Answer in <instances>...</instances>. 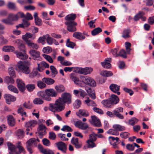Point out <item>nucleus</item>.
Segmentation results:
<instances>
[{
    "mask_svg": "<svg viewBox=\"0 0 154 154\" xmlns=\"http://www.w3.org/2000/svg\"><path fill=\"white\" fill-rule=\"evenodd\" d=\"M42 80L44 82L48 85L53 84L54 82V80L49 78H44L42 79Z\"/></svg>",
    "mask_w": 154,
    "mask_h": 154,
    "instance_id": "30",
    "label": "nucleus"
},
{
    "mask_svg": "<svg viewBox=\"0 0 154 154\" xmlns=\"http://www.w3.org/2000/svg\"><path fill=\"white\" fill-rule=\"evenodd\" d=\"M18 112L22 116L23 115L26 116V113L25 112H23V109L22 107H20L18 110Z\"/></svg>",
    "mask_w": 154,
    "mask_h": 154,
    "instance_id": "60",
    "label": "nucleus"
},
{
    "mask_svg": "<svg viewBox=\"0 0 154 154\" xmlns=\"http://www.w3.org/2000/svg\"><path fill=\"white\" fill-rule=\"evenodd\" d=\"M61 130L63 131H67L68 132H72V130L69 126L67 125H64L63 126Z\"/></svg>",
    "mask_w": 154,
    "mask_h": 154,
    "instance_id": "54",
    "label": "nucleus"
},
{
    "mask_svg": "<svg viewBox=\"0 0 154 154\" xmlns=\"http://www.w3.org/2000/svg\"><path fill=\"white\" fill-rule=\"evenodd\" d=\"M37 95L38 96L41 97L46 101H48V99L47 98L45 90V91H40L38 92L37 93Z\"/></svg>",
    "mask_w": 154,
    "mask_h": 154,
    "instance_id": "29",
    "label": "nucleus"
},
{
    "mask_svg": "<svg viewBox=\"0 0 154 154\" xmlns=\"http://www.w3.org/2000/svg\"><path fill=\"white\" fill-rule=\"evenodd\" d=\"M4 97L7 103L8 104L10 103V102L14 101L16 100V98L15 97L9 94H5Z\"/></svg>",
    "mask_w": 154,
    "mask_h": 154,
    "instance_id": "18",
    "label": "nucleus"
},
{
    "mask_svg": "<svg viewBox=\"0 0 154 154\" xmlns=\"http://www.w3.org/2000/svg\"><path fill=\"white\" fill-rule=\"evenodd\" d=\"M144 13L142 11L139 12L137 13L134 17V20L135 21H138L144 15Z\"/></svg>",
    "mask_w": 154,
    "mask_h": 154,
    "instance_id": "41",
    "label": "nucleus"
},
{
    "mask_svg": "<svg viewBox=\"0 0 154 154\" xmlns=\"http://www.w3.org/2000/svg\"><path fill=\"white\" fill-rule=\"evenodd\" d=\"M120 56L124 58H126L127 56L126 55V52L123 49L121 50L118 54V56Z\"/></svg>",
    "mask_w": 154,
    "mask_h": 154,
    "instance_id": "62",
    "label": "nucleus"
},
{
    "mask_svg": "<svg viewBox=\"0 0 154 154\" xmlns=\"http://www.w3.org/2000/svg\"><path fill=\"white\" fill-rule=\"evenodd\" d=\"M54 88L56 91L58 93H61L63 92L65 90L64 87L62 85H57L54 87Z\"/></svg>",
    "mask_w": 154,
    "mask_h": 154,
    "instance_id": "33",
    "label": "nucleus"
},
{
    "mask_svg": "<svg viewBox=\"0 0 154 154\" xmlns=\"http://www.w3.org/2000/svg\"><path fill=\"white\" fill-rule=\"evenodd\" d=\"M32 36V34L29 33H27L25 35H23L22 38L26 42L27 41H30L29 40L28 38H31Z\"/></svg>",
    "mask_w": 154,
    "mask_h": 154,
    "instance_id": "43",
    "label": "nucleus"
},
{
    "mask_svg": "<svg viewBox=\"0 0 154 154\" xmlns=\"http://www.w3.org/2000/svg\"><path fill=\"white\" fill-rule=\"evenodd\" d=\"M15 48L12 46H7L3 47L2 50L3 51L6 52H10L14 51Z\"/></svg>",
    "mask_w": 154,
    "mask_h": 154,
    "instance_id": "34",
    "label": "nucleus"
},
{
    "mask_svg": "<svg viewBox=\"0 0 154 154\" xmlns=\"http://www.w3.org/2000/svg\"><path fill=\"white\" fill-rule=\"evenodd\" d=\"M85 90L91 98L94 100L96 98L95 92L91 90V88H86Z\"/></svg>",
    "mask_w": 154,
    "mask_h": 154,
    "instance_id": "26",
    "label": "nucleus"
},
{
    "mask_svg": "<svg viewBox=\"0 0 154 154\" xmlns=\"http://www.w3.org/2000/svg\"><path fill=\"white\" fill-rule=\"evenodd\" d=\"M123 110V108L119 107L114 110L113 112L114 113V116H115L119 119H124V117L120 113L122 112Z\"/></svg>",
    "mask_w": 154,
    "mask_h": 154,
    "instance_id": "9",
    "label": "nucleus"
},
{
    "mask_svg": "<svg viewBox=\"0 0 154 154\" xmlns=\"http://www.w3.org/2000/svg\"><path fill=\"white\" fill-rule=\"evenodd\" d=\"M8 122V125L11 127L14 126L15 124V120L13 116L11 115H9L7 116Z\"/></svg>",
    "mask_w": 154,
    "mask_h": 154,
    "instance_id": "19",
    "label": "nucleus"
},
{
    "mask_svg": "<svg viewBox=\"0 0 154 154\" xmlns=\"http://www.w3.org/2000/svg\"><path fill=\"white\" fill-rule=\"evenodd\" d=\"M83 78V81L85 84L93 87L96 86V84L95 81L91 78L85 76Z\"/></svg>",
    "mask_w": 154,
    "mask_h": 154,
    "instance_id": "8",
    "label": "nucleus"
},
{
    "mask_svg": "<svg viewBox=\"0 0 154 154\" xmlns=\"http://www.w3.org/2000/svg\"><path fill=\"white\" fill-rule=\"evenodd\" d=\"M29 53L34 60H36L39 58L40 56V53L39 51L35 50H31L29 51Z\"/></svg>",
    "mask_w": 154,
    "mask_h": 154,
    "instance_id": "21",
    "label": "nucleus"
},
{
    "mask_svg": "<svg viewBox=\"0 0 154 154\" xmlns=\"http://www.w3.org/2000/svg\"><path fill=\"white\" fill-rule=\"evenodd\" d=\"M76 115L79 117L82 116L84 117H87L89 115L88 112L84 109H80L78 112H76Z\"/></svg>",
    "mask_w": 154,
    "mask_h": 154,
    "instance_id": "22",
    "label": "nucleus"
},
{
    "mask_svg": "<svg viewBox=\"0 0 154 154\" xmlns=\"http://www.w3.org/2000/svg\"><path fill=\"white\" fill-rule=\"evenodd\" d=\"M39 140L37 138H32L28 140L26 143V147L29 152L31 154L32 152V148L33 146H36L37 142H39Z\"/></svg>",
    "mask_w": 154,
    "mask_h": 154,
    "instance_id": "4",
    "label": "nucleus"
},
{
    "mask_svg": "<svg viewBox=\"0 0 154 154\" xmlns=\"http://www.w3.org/2000/svg\"><path fill=\"white\" fill-rule=\"evenodd\" d=\"M101 103L104 106V107L106 108H111L112 105L110 100L109 99L103 100Z\"/></svg>",
    "mask_w": 154,
    "mask_h": 154,
    "instance_id": "25",
    "label": "nucleus"
},
{
    "mask_svg": "<svg viewBox=\"0 0 154 154\" xmlns=\"http://www.w3.org/2000/svg\"><path fill=\"white\" fill-rule=\"evenodd\" d=\"M112 128L118 132L119 131H123L125 130V126L119 124L114 125L112 126Z\"/></svg>",
    "mask_w": 154,
    "mask_h": 154,
    "instance_id": "28",
    "label": "nucleus"
},
{
    "mask_svg": "<svg viewBox=\"0 0 154 154\" xmlns=\"http://www.w3.org/2000/svg\"><path fill=\"white\" fill-rule=\"evenodd\" d=\"M37 124V122L33 120L30 121L26 123L25 126L26 127H34Z\"/></svg>",
    "mask_w": 154,
    "mask_h": 154,
    "instance_id": "32",
    "label": "nucleus"
},
{
    "mask_svg": "<svg viewBox=\"0 0 154 154\" xmlns=\"http://www.w3.org/2000/svg\"><path fill=\"white\" fill-rule=\"evenodd\" d=\"M26 43L28 46L30 48L37 49L39 47L37 45L33 43L31 41H27Z\"/></svg>",
    "mask_w": 154,
    "mask_h": 154,
    "instance_id": "35",
    "label": "nucleus"
},
{
    "mask_svg": "<svg viewBox=\"0 0 154 154\" xmlns=\"http://www.w3.org/2000/svg\"><path fill=\"white\" fill-rule=\"evenodd\" d=\"M65 23L67 26V29L69 31L72 32L76 30V28L75 27L77 25L76 22L66 21Z\"/></svg>",
    "mask_w": 154,
    "mask_h": 154,
    "instance_id": "6",
    "label": "nucleus"
},
{
    "mask_svg": "<svg viewBox=\"0 0 154 154\" xmlns=\"http://www.w3.org/2000/svg\"><path fill=\"white\" fill-rule=\"evenodd\" d=\"M57 136L59 138H60V140L62 141H65L68 140V138H66V135L65 134H62L60 133L58 134Z\"/></svg>",
    "mask_w": 154,
    "mask_h": 154,
    "instance_id": "55",
    "label": "nucleus"
},
{
    "mask_svg": "<svg viewBox=\"0 0 154 154\" xmlns=\"http://www.w3.org/2000/svg\"><path fill=\"white\" fill-rule=\"evenodd\" d=\"M1 21L5 24L8 25H12L14 24L13 22L11 20V18L9 17V16L7 18L2 20Z\"/></svg>",
    "mask_w": 154,
    "mask_h": 154,
    "instance_id": "37",
    "label": "nucleus"
},
{
    "mask_svg": "<svg viewBox=\"0 0 154 154\" xmlns=\"http://www.w3.org/2000/svg\"><path fill=\"white\" fill-rule=\"evenodd\" d=\"M16 82L18 88L21 92L23 91L25 89V85L23 82L19 79H17Z\"/></svg>",
    "mask_w": 154,
    "mask_h": 154,
    "instance_id": "14",
    "label": "nucleus"
},
{
    "mask_svg": "<svg viewBox=\"0 0 154 154\" xmlns=\"http://www.w3.org/2000/svg\"><path fill=\"white\" fill-rule=\"evenodd\" d=\"M91 121L89 120V122L91 124L93 125L98 127H100L101 124L99 119L95 116H91Z\"/></svg>",
    "mask_w": 154,
    "mask_h": 154,
    "instance_id": "12",
    "label": "nucleus"
},
{
    "mask_svg": "<svg viewBox=\"0 0 154 154\" xmlns=\"http://www.w3.org/2000/svg\"><path fill=\"white\" fill-rule=\"evenodd\" d=\"M9 16L11 18L12 21L17 20L20 18H23L24 17V14L22 12H19L16 14H10Z\"/></svg>",
    "mask_w": 154,
    "mask_h": 154,
    "instance_id": "11",
    "label": "nucleus"
},
{
    "mask_svg": "<svg viewBox=\"0 0 154 154\" xmlns=\"http://www.w3.org/2000/svg\"><path fill=\"white\" fill-rule=\"evenodd\" d=\"M56 145L58 150L63 153L65 154L67 150V145L62 142H59L56 143Z\"/></svg>",
    "mask_w": 154,
    "mask_h": 154,
    "instance_id": "7",
    "label": "nucleus"
},
{
    "mask_svg": "<svg viewBox=\"0 0 154 154\" xmlns=\"http://www.w3.org/2000/svg\"><path fill=\"white\" fill-rule=\"evenodd\" d=\"M71 143L75 146L76 149H79L82 146L81 143L79 141L78 138L72 137L71 140Z\"/></svg>",
    "mask_w": 154,
    "mask_h": 154,
    "instance_id": "13",
    "label": "nucleus"
},
{
    "mask_svg": "<svg viewBox=\"0 0 154 154\" xmlns=\"http://www.w3.org/2000/svg\"><path fill=\"white\" fill-rule=\"evenodd\" d=\"M18 48L20 51L23 52H25V46L22 42L18 46Z\"/></svg>",
    "mask_w": 154,
    "mask_h": 154,
    "instance_id": "64",
    "label": "nucleus"
},
{
    "mask_svg": "<svg viewBox=\"0 0 154 154\" xmlns=\"http://www.w3.org/2000/svg\"><path fill=\"white\" fill-rule=\"evenodd\" d=\"M15 53L17 57L21 60H25L28 58V56L26 55L25 52H24V53H22L18 51H16Z\"/></svg>",
    "mask_w": 154,
    "mask_h": 154,
    "instance_id": "24",
    "label": "nucleus"
},
{
    "mask_svg": "<svg viewBox=\"0 0 154 154\" xmlns=\"http://www.w3.org/2000/svg\"><path fill=\"white\" fill-rule=\"evenodd\" d=\"M26 88L28 91L31 92L35 88V86L34 84H29L26 85Z\"/></svg>",
    "mask_w": 154,
    "mask_h": 154,
    "instance_id": "52",
    "label": "nucleus"
},
{
    "mask_svg": "<svg viewBox=\"0 0 154 154\" xmlns=\"http://www.w3.org/2000/svg\"><path fill=\"white\" fill-rule=\"evenodd\" d=\"M16 135L19 138L21 139L23 137L24 131L22 129H19L16 132Z\"/></svg>",
    "mask_w": 154,
    "mask_h": 154,
    "instance_id": "44",
    "label": "nucleus"
},
{
    "mask_svg": "<svg viewBox=\"0 0 154 154\" xmlns=\"http://www.w3.org/2000/svg\"><path fill=\"white\" fill-rule=\"evenodd\" d=\"M111 59V58H107L105 59L104 62H102L101 64L102 66L106 69L110 68L111 66V64L110 63Z\"/></svg>",
    "mask_w": 154,
    "mask_h": 154,
    "instance_id": "17",
    "label": "nucleus"
},
{
    "mask_svg": "<svg viewBox=\"0 0 154 154\" xmlns=\"http://www.w3.org/2000/svg\"><path fill=\"white\" fill-rule=\"evenodd\" d=\"M138 120L135 117L131 118L129 121V123L132 126H133L134 125L137 123Z\"/></svg>",
    "mask_w": 154,
    "mask_h": 154,
    "instance_id": "47",
    "label": "nucleus"
},
{
    "mask_svg": "<svg viewBox=\"0 0 154 154\" xmlns=\"http://www.w3.org/2000/svg\"><path fill=\"white\" fill-rule=\"evenodd\" d=\"M102 31L100 27L95 28L91 32V34L93 36H95Z\"/></svg>",
    "mask_w": 154,
    "mask_h": 154,
    "instance_id": "40",
    "label": "nucleus"
},
{
    "mask_svg": "<svg viewBox=\"0 0 154 154\" xmlns=\"http://www.w3.org/2000/svg\"><path fill=\"white\" fill-rule=\"evenodd\" d=\"M120 86L114 84H111L109 86V88L111 91L115 93H117L118 95H119L120 93L118 91L119 90Z\"/></svg>",
    "mask_w": 154,
    "mask_h": 154,
    "instance_id": "15",
    "label": "nucleus"
},
{
    "mask_svg": "<svg viewBox=\"0 0 154 154\" xmlns=\"http://www.w3.org/2000/svg\"><path fill=\"white\" fill-rule=\"evenodd\" d=\"M130 135L128 132H123L120 133V136L123 139H126L128 138Z\"/></svg>",
    "mask_w": 154,
    "mask_h": 154,
    "instance_id": "49",
    "label": "nucleus"
},
{
    "mask_svg": "<svg viewBox=\"0 0 154 154\" xmlns=\"http://www.w3.org/2000/svg\"><path fill=\"white\" fill-rule=\"evenodd\" d=\"M72 102L71 95L69 93L62 94L61 97L57 99L54 103H50L48 108L49 110L54 112H59L63 110L65 108V104L68 105Z\"/></svg>",
    "mask_w": 154,
    "mask_h": 154,
    "instance_id": "1",
    "label": "nucleus"
},
{
    "mask_svg": "<svg viewBox=\"0 0 154 154\" xmlns=\"http://www.w3.org/2000/svg\"><path fill=\"white\" fill-rule=\"evenodd\" d=\"M89 139L88 140L94 142L95 141L97 138L96 134L94 133H92L89 135Z\"/></svg>",
    "mask_w": 154,
    "mask_h": 154,
    "instance_id": "53",
    "label": "nucleus"
},
{
    "mask_svg": "<svg viewBox=\"0 0 154 154\" xmlns=\"http://www.w3.org/2000/svg\"><path fill=\"white\" fill-rule=\"evenodd\" d=\"M70 79L73 81L74 83L76 85H79V80L76 75L74 73H72L69 75Z\"/></svg>",
    "mask_w": 154,
    "mask_h": 154,
    "instance_id": "16",
    "label": "nucleus"
},
{
    "mask_svg": "<svg viewBox=\"0 0 154 154\" xmlns=\"http://www.w3.org/2000/svg\"><path fill=\"white\" fill-rule=\"evenodd\" d=\"M50 69L51 72V76L52 78L54 77L58 73L56 69L54 66H51Z\"/></svg>",
    "mask_w": 154,
    "mask_h": 154,
    "instance_id": "36",
    "label": "nucleus"
},
{
    "mask_svg": "<svg viewBox=\"0 0 154 154\" xmlns=\"http://www.w3.org/2000/svg\"><path fill=\"white\" fill-rule=\"evenodd\" d=\"M129 32H130L128 29L124 30L122 32V37L125 38H129L130 36L129 35Z\"/></svg>",
    "mask_w": 154,
    "mask_h": 154,
    "instance_id": "51",
    "label": "nucleus"
},
{
    "mask_svg": "<svg viewBox=\"0 0 154 154\" xmlns=\"http://www.w3.org/2000/svg\"><path fill=\"white\" fill-rule=\"evenodd\" d=\"M112 104H116L118 103L119 101V99L118 97L114 94H112L111 98L109 99Z\"/></svg>",
    "mask_w": 154,
    "mask_h": 154,
    "instance_id": "23",
    "label": "nucleus"
},
{
    "mask_svg": "<svg viewBox=\"0 0 154 154\" xmlns=\"http://www.w3.org/2000/svg\"><path fill=\"white\" fill-rule=\"evenodd\" d=\"M7 6L8 8L11 9H14L16 8V6L15 4L13 2H9L8 3Z\"/></svg>",
    "mask_w": 154,
    "mask_h": 154,
    "instance_id": "59",
    "label": "nucleus"
},
{
    "mask_svg": "<svg viewBox=\"0 0 154 154\" xmlns=\"http://www.w3.org/2000/svg\"><path fill=\"white\" fill-rule=\"evenodd\" d=\"M48 36V34L45 35H44L42 37H40L38 40V43H41L42 45H44L45 43V40L47 36Z\"/></svg>",
    "mask_w": 154,
    "mask_h": 154,
    "instance_id": "45",
    "label": "nucleus"
},
{
    "mask_svg": "<svg viewBox=\"0 0 154 154\" xmlns=\"http://www.w3.org/2000/svg\"><path fill=\"white\" fill-rule=\"evenodd\" d=\"M93 141L88 140L87 143L88 144V146L89 148H93L96 146L95 144L94 143Z\"/></svg>",
    "mask_w": 154,
    "mask_h": 154,
    "instance_id": "58",
    "label": "nucleus"
},
{
    "mask_svg": "<svg viewBox=\"0 0 154 154\" xmlns=\"http://www.w3.org/2000/svg\"><path fill=\"white\" fill-rule=\"evenodd\" d=\"M76 17V16L75 14H71L66 16L65 17V19L66 20V21L75 22L74 20H75Z\"/></svg>",
    "mask_w": 154,
    "mask_h": 154,
    "instance_id": "20",
    "label": "nucleus"
},
{
    "mask_svg": "<svg viewBox=\"0 0 154 154\" xmlns=\"http://www.w3.org/2000/svg\"><path fill=\"white\" fill-rule=\"evenodd\" d=\"M73 37L79 40L84 39L85 38L84 36L82 35V34L79 32H75L73 34Z\"/></svg>",
    "mask_w": 154,
    "mask_h": 154,
    "instance_id": "31",
    "label": "nucleus"
},
{
    "mask_svg": "<svg viewBox=\"0 0 154 154\" xmlns=\"http://www.w3.org/2000/svg\"><path fill=\"white\" fill-rule=\"evenodd\" d=\"M5 82L8 84L10 83L13 84L14 82V80L12 77L7 76L5 78Z\"/></svg>",
    "mask_w": 154,
    "mask_h": 154,
    "instance_id": "46",
    "label": "nucleus"
},
{
    "mask_svg": "<svg viewBox=\"0 0 154 154\" xmlns=\"http://www.w3.org/2000/svg\"><path fill=\"white\" fill-rule=\"evenodd\" d=\"M37 64L38 66L36 69L40 72H43L46 68H48L49 66L48 64L44 61H42L39 63H38Z\"/></svg>",
    "mask_w": 154,
    "mask_h": 154,
    "instance_id": "10",
    "label": "nucleus"
},
{
    "mask_svg": "<svg viewBox=\"0 0 154 154\" xmlns=\"http://www.w3.org/2000/svg\"><path fill=\"white\" fill-rule=\"evenodd\" d=\"M85 103L88 106H92L95 107L97 106V104L93 101L90 100L89 97H88L87 100L85 101Z\"/></svg>",
    "mask_w": 154,
    "mask_h": 154,
    "instance_id": "27",
    "label": "nucleus"
},
{
    "mask_svg": "<svg viewBox=\"0 0 154 154\" xmlns=\"http://www.w3.org/2000/svg\"><path fill=\"white\" fill-rule=\"evenodd\" d=\"M125 45L126 48L127 50V52L128 54L130 53V51L131 50L130 48L131 46V44L128 42H125Z\"/></svg>",
    "mask_w": 154,
    "mask_h": 154,
    "instance_id": "61",
    "label": "nucleus"
},
{
    "mask_svg": "<svg viewBox=\"0 0 154 154\" xmlns=\"http://www.w3.org/2000/svg\"><path fill=\"white\" fill-rule=\"evenodd\" d=\"M93 110L96 112L100 114H102L103 113V111L101 109L97 108L96 107H94L93 108Z\"/></svg>",
    "mask_w": 154,
    "mask_h": 154,
    "instance_id": "63",
    "label": "nucleus"
},
{
    "mask_svg": "<svg viewBox=\"0 0 154 154\" xmlns=\"http://www.w3.org/2000/svg\"><path fill=\"white\" fill-rule=\"evenodd\" d=\"M7 145L8 149L10 150L9 154H19L21 153L25 154V151L20 142L17 143L16 147L10 143H8Z\"/></svg>",
    "mask_w": 154,
    "mask_h": 154,
    "instance_id": "2",
    "label": "nucleus"
},
{
    "mask_svg": "<svg viewBox=\"0 0 154 154\" xmlns=\"http://www.w3.org/2000/svg\"><path fill=\"white\" fill-rule=\"evenodd\" d=\"M33 103L35 104H41L43 103V101L40 98H36L33 101Z\"/></svg>",
    "mask_w": 154,
    "mask_h": 154,
    "instance_id": "56",
    "label": "nucleus"
},
{
    "mask_svg": "<svg viewBox=\"0 0 154 154\" xmlns=\"http://www.w3.org/2000/svg\"><path fill=\"white\" fill-rule=\"evenodd\" d=\"M45 91L47 98L48 99V101H51L52 100L51 97H56L58 94L57 92L53 88L46 89L45 90Z\"/></svg>",
    "mask_w": 154,
    "mask_h": 154,
    "instance_id": "5",
    "label": "nucleus"
},
{
    "mask_svg": "<svg viewBox=\"0 0 154 154\" xmlns=\"http://www.w3.org/2000/svg\"><path fill=\"white\" fill-rule=\"evenodd\" d=\"M8 89L10 91L16 93H18V91L17 88L12 85H10L8 86Z\"/></svg>",
    "mask_w": 154,
    "mask_h": 154,
    "instance_id": "50",
    "label": "nucleus"
},
{
    "mask_svg": "<svg viewBox=\"0 0 154 154\" xmlns=\"http://www.w3.org/2000/svg\"><path fill=\"white\" fill-rule=\"evenodd\" d=\"M80 129L82 130H87L89 129L90 128L89 127L88 125L86 123H83L82 122L81 125L80 127Z\"/></svg>",
    "mask_w": 154,
    "mask_h": 154,
    "instance_id": "48",
    "label": "nucleus"
},
{
    "mask_svg": "<svg viewBox=\"0 0 154 154\" xmlns=\"http://www.w3.org/2000/svg\"><path fill=\"white\" fill-rule=\"evenodd\" d=\"M107 133L115 136H118L119 135V133L118 131H117L116 129L113 128L109 129L108 131H107Z\"/></svg>",
    "mask_w": 154,
    "mask_h": 154,
    "instance_id": "42",
    "label": "nucleus"
},
{
    "mask_svg": "<svg viewBox=\"0 0 154 154\" xmlns=\"http://www.w3.org/2000/svg\"><path fill=\"white\" fill-rule=\"evenodd\" d=\"M15 69L26 75L29 74L31 70L29 67L22 62H18L15 66Z\"/></svg>",
    "mask_w": 154,
    "mask_h": 154,
    "instance_id": "3",
    "label": "nucleus"
},
{
    "mask_svg": "<svg viewBox=\"0 0 154 154\" xmlns=\"http://www.w3.org/2000/svg\"><path fill=\"white\" fill-rule=\"evenodd\" d=\"M100 74L102 76L108 77L112 75V73L109 71L103 70L100 72Z\"/></svg>",
    "mask_w": 154,
    "mask_h": 154,
    "instance_id": "39",
    "label": "nucleus"
},
{
    "mask_svg": "<svg viewBox=\"0 0 154 154\" xmlns=\"http://www.w3.org/2000/svg\"><path fill=\"white\" fill-rule=\"evenodd\" d=\"M46 39L47 43L49 45H52L53 42V39L51 37L49 36L48 34V36L46 37Z\"/></svg>",
    "mask_w": 154,
    "mask_h": 154,
    "instance_id": "57",
    "label": "nucleus"
},
{
    "mask_svg": "<svg viewBox=\"0 0 154 154\" xmlns=\"http://www.w3.org/2000/svg\"><path fill=\"white\" fill-rule=\"evenodd\" d=\"M37 86L40 89H43L45 88L47 85L44 82L39 80L37 82Z\"/></svg>",
    "mask_w": 154,
    "mask_h": 154,
    "instance_id": "38",
    "label": "nucleus"
}]
</instances>
